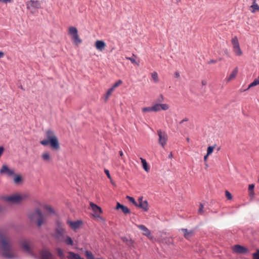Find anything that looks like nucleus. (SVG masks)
Returning <instances> with one entry per match:
<instances>
[{"instance_id": "obj_47", "label": "nucleus", "mask_w": 259, "mask_h": 259, "mask_svg": "<svg viewBox=\"0 0 259 259\" xmlns=\"http://www.w3.org/2000/svg\"><path fill=\"white\" fill-rule=\"evenodd\" d=\"M104 172H105V174L106 175L107 178L108 179H111V177L109 171L108 169H104Z\"/></svg>"}, {"instance_id": "obj_20", "label": "nucleus", "mask_w": 259, "mask_h": 259, "mask_svg": "<svg viewBox=\"0 0 259 259\" xmlns=\"http://www.w3.org/2000/svg\"><path fill=\"white\" fill-rule=\"evenodd\" d=\"M55 230H59L61 231H66L65 229L64 228L63 223L61 222L59 220H57L55 221Z\"/></svg>"}, {"instance_id": "obj_14", "label": "nucleus", "mask_w": 259, "mask_h": 259, "mask_svg": "<svg viewBox=\"0 0 259 259\" xmlns=\"http://www.w3.org/2000/svg\"><path fill=\"white\" fill-rule=\"evenodd\" d=\"M41 259H52L53 254L48 250L42 249L40 252Z\"/></svg>"}, {"instance_id": "obj_62", "label": "nucleus", "mask_w": 259, "mask_h": 259, "mask_svg": "<svg viewBox=\"0 0 259 259\" xmlns=\"http://www.w3.org/2000/svg\"><path fill=\"white\" fill-rule=\"evenodd\" d=\"M187 141L188 142H189V141H190V139H189V138H187Z\"/></svg>"}, {"instance_id": "obj_43", "label": "nucleus", "mask_w": 259, "mask_h": 259, "mask_svg": "<svg viewBox=\"0 0 259 259\" xmlns=\"http://www.w3.org/2000/svg\"><path fill=\"white\" fill-rule=\"evenodd\" d=\"M134 55H133V57H126V58L127 59V60H129L131 61V62L133 63V64H134V63H136V60L134 58Z\"/></svg>"}, {"instance_id": "obj_55", "label": "nucleus", "mask_w": 259, "mask_h": 259, "mask_svg": "<svg viewBox=\"0 0 259 259\" xmlns=\"http://www.w3.org/2000/svg\"><path fill=\"white\" fill-rule=\"evenodd\" d=\"M217 62L216 60H211L210 61H209L208 63L209 64H212V63H214Z\"/></svg>"}, {"instance_id": "obj_5", "label": "nucleus", "mask_w": 259, "mask_h": 259, "mask_svg": "<svg viewBox=\"0 0 259 259\" xmlns=\"http://www.w3.org/2000/svg\"><path fill=\"white\" fill-rule=\"evenodd\" d=\"M169 105L167 104L156 103L151 107H147V112H158L161 110H167L169 109Z\"/></svg>"}, {"instance_id": "obj_37", "label": "nucleus", "mask_w": 259, "mask_h": 259, "mask_svg": "<svg viewBox=\"0 0 259 259\" xmlns=\"http://www.w3.org/2000/svg\"><path fill=\"white\" fill-rule=\"evenodd\" d=\"M213 149H214L213 146L208 147L207 149V155H210L213 152Z\"/></svg>"}, {"instance_id": "obj_1", "label": "nucleus", "mask_w": 259, "mask_h": 259, "mask_svg": "<svg viewBox=\"0 0 259 259\" xmlns=\"http://www.w3.org/2000/svg\"><path fill=\"white\" fill-rule=\"evenodd\" d=\"M11 240L9 236L4 234L0 229V247L3 251L2 256L7 259H15L17 255L13 251Z\"/></svg>"}, {"instance_id": "obj_51", "label": "nucleus", "mask_w": 259, "mask_h": 259, "mask_svg": "<svg viewBox=\"0 0 259 259\" xmlns=\"http://www.w3.org/2000/svg\"><path fill=\"white\" fill-rule=\"evenodd\" d=\"M188 121V118H185L180 122V124H182L184 122Z\"/></svg>"}, {"instance_id": "obj_6", "label": "nucleus", "mask_w": 259, "mask_h": 259, "mask_svg": "<svg viewBox=\"0 0 259 259\" xmlns=\"http://www.w3.org/2000/svg\"><path fill=\"white\" fill-rule=\"evenodd\" d=\"M90 206L95 213L93 215L95 218L99 219L102 222H105V220L99 215V214L102 213V209L101 207L92 202H90Z\"/></svg>"}, {"instance_id": "obj_17", "label": "nucleus", "mask_w": 259, "mask_h": 259, "mask_svg": "<svg viewBox=\"0 0 259 259\" xmlns=\"http://www.w3.org/2000/svg\"><path fill=\"white\" fill-rule=\"evenodd\" d=\"M106 46V43L103 40H98L95 42V47L100 51L103 50Z\"/></svg>"}, {"instance_id": "obj_63", "label": "nucleus", "mask_w": 259, "mask_h": 259, "mask_svg": "<svg viewBox=\"0 0 259 259\" xmlns=\"http://www.w3.org/2000/svg\"><path fill=\"white\" fill-rule=\"evenodd\" d=\"M253 4H254V3H256V0H253Z\"/></svg>"}, {"instance_id": "obj_26", "label": "nucleus", "mask_w": 259, "mask_h": 259, "mask_svg": "<svg viewBox=\"0 0 259 259\" xmlns=\"http://www.w3.org/2000/svg\"><path fill=\"white\" fill-rule=\"evenodd\" d=\"M65 243L68 245H73L74 244L73 241L71 237L68 235H66V238L63 240Z\"/></svg>"}, {"instance_id": "obj_39", "label": "nucleus", "mask_w": 259, "mask_h": 259, "mask_svg": "<svg viewBox=\"0 0 259 259\" xmlns=\"http://www.w3.org/2000/svg\"><path fill=\"white\" fill-rule=\"evenodd\" d=\"M147 238L150 239L152 241H154L155 239L153 238L152 236H151L150 234V231L147 228Z\"/></svg>"}, {"instance_id": "obj_3", "label": "nucleus", "mask_w": 259, "mask_h": 259, "mask_svg": "<svg viewBox=\"0 0 259 259\" xmlns=\"http://www.w3.org/2000/svg\"><path fill=\"white\" fill-rule=\"evenodd\" d=\"M36 217V225L38 227H40L45 222L44 215L41 210L39 208H36L34 211L28 214L29 219L33 221Z\"/></svg>"}, {"instance_id": "obj_16", "label": "nucleus", "mask_w": 259, "mask_h": 259, "mask_svg": "<svg viewBox=\"0 0 259 259\" xmlns=\"http://www.w3.org/2000/svg\"><path fill=\"white\" fill-rule=\"evenodd\" d=\"M66 233V231H61L58 230H55V233L53 235V237L57 240L60 241H63V240L60 239L61 237H64V234Z\"/></svg>"}, {"instance_id": "obj_31", "label": "nucleus", "mask_w": 259, "mask_h": 259, "mask_svg": "<svg viewBox=\"0 0 259 259\" xmlns=\"http://www.w3.org/2000/svg\"><path fill=\"white\" fill-rule=\"evenodd\" d=\"M126 199L128 200V201H129L130 202L134 204L136 206V205H138L137 202L136 201L134 197L127 195L126 196Z\"/></svg>"}, {"instance_id": "obj_35", "label": "nucleus", "mask_w": 259, "mask_h": 259, "mask_svg": "<svg viewBox=\"0 0 259 259\" xmlns=\"http://www.w3.org/2000/svg\"><path fill=\"white\" fill-rule=\"evenodd\" d=\"M122 81L121 80H118L113 84V85L111 87V88H113V89L114 90V89L116 88H117L118 87H119L120 85H121L122 84Z\"/></svg>"}, {"instance_id": "obj_12", "label": "nucleus", "mask_w": 259, "mask_h": 259, "mask_svg": "<svg viewBox=\"0 0 259 259\" xmlns=\"http://www.w3.org/2000/svg\"><path fill=\"white\" fill-rule=\"evenodd\" d=\"M157 133L159 137V143L163 147L167 142V135L164 132H161L160 130L158 131Z\"/></svg>"}, {"instance_id": "obj_18", "label": "nucleus", "mask_w": 259, "mask_h": 259, "mask_svg": "<svg viewBox=\"0 0 259 259\" xmlns=\"http://www.w3.org/2000/svg\"><path fill=\"white\" fill-rule=\"evenodd\" d=\"M143 197H139L138 198V202H137V207L142 209L144 211H146V200L143 201Z\"/></svg>"}, {"instance_id": "obj_10", "label": "nucleus", "mask_w": 259, "mask_h": 259, "mask_svg": "<svg viewBox=\"0 0 259 259\" xmlns=\"http://www.w3.org/2000/svg\"><path fill=\"white\" fill-rule=\"evenodd\" d=\"M26 8L30 9L31 8L34 9L41 8V2L38 1L30 0L26 3Z\"/></svg>"}, {"instance_id": "obj_7", "label": "nucleus", "mask_w": 259, "mask_h": 259, "mask_svg": "<svg viewBox=\"0 0 259 259\" xmlns=\"http://www.w3.org/2000/svg\"><path fill=\"white\" fill-rule=\"evenodd\" d=\"M232 250L234 253L247 254L250 252L247 248L239 244L234 245Z\"/></svg>"}, {"instance_id": "obj_46", "label": "nucleus", "mask_w": 259, "mask_h": 259, "mask_svg": "<svg viewBox=\"0 0 259 259\" xmlns=\"http://www.w3.org/2000/svg\"><path fill=\"white\" fill-rule=\"evenodd\" d=\"M251 7L252 8H253L254 10L259 11V6L256 3H254V4H253V5L251 6Z\"/></svg>"}, {"instance_id": "obj_25", "label": "nucleus", "mask_w": 259, "mask_h": 259, "mask_svg": "<svg viewBox=\"0 0 259 259\" xmlns=\"http://www.w3.org/2000/svg\"><path fill=\"white\" fill-rule=\"evenodd\" d=\"M14 181L15 184H19L22 183L23 181V179L22 177L19 175L15 174L14 175Z\"/></svg>"}, {"instance_id": "obj_33", "label": "nucleus", "mask_w": 259, "mask_h": 259, "mask_svg": "<svg viewBox=\"0 0 259 259\" xmlns=\"http://www.w3.org/2000/svg\"><path fill=\"white\" fill-rule=\"evenodd\" d=\"M113 91L114 90L111 87L108 90L106 94V96L105 98V101H107L108 100L109 96L111 94Z\"/></svg>"}, {"instance_id": "obj_27", "label": "nucleus", "mask_w": 259, "mask_h": 259, "mask_svg": "<svg viewBox=\"0 0 259 259\" xmlns=\"http://www.w3.org/2000/svg\"><path fill=\"white\" fill-rule=\"evenodd\" d=\"M85 255L88 259H103L102 258H95L92 252L88 250L85 251Z\"/></svg>"}, {"instance_id": "obj_53", "label": "nucleus", "mask_w": 259, "mask_h": 259, "mask_svg": "<svg viewBox=\"0 0 259 259\" xmlns=\"http://www.w3.org/2000/svg\"><path fill=\"white\" fill-rule=\"evenodd\" d=\"M4 56V53L2 51H0V59L3 58Z\"/></svg>"}, {"instance_id": "obj_41", "label": "nucleus", "mask_w": 259, "mask_h": 259, "mask_svg": "<svg viewBox=\"0 0 259 259\" xmlns=\"http://www.w3.org/2000/svg\"><path fill=\"white\" fill-rule=\"evenodd\" d=\"M141 162L142 163V167L143 169L146 171V159L143 158H140Z\"/></svg>"}, {"instance_id": "obj_54", "label": "nucleus", "mask_w": 259, "mask_h": 259, "mask_svg": "<svg viewBox=\"0 0 259 259\" xmlns=\"http://www.w3.org/2000/svg\"><path fill=\"white\" fill-rule=\"evenodd\" d=\"M201 83L203 85H205L207 84V81L206 80H203L201 81Z\"/></svg>"}, {"instance_id": "obj_36", "label": "nucleus", "mask_w": 259, "mask_h": 259, "mask_svg": "<svg viewBox=\"0 0 259 259\" xmlns=\"http://www.w3.org/2000/svg\"><path fill=\"white\" fill-rule=\"evenodd\" d=\"M136 225L139 229L143 231L144 232L143 233V235H146V226L143 225Z\"/></svg>"}, {"instance_id": "obj_49", "label": "nucleus", "mask_w": 259, "mask_h": 259, "mask_svg": "<svg viewBox=\"0 0 259 259\" xmlns=\"http://www.w3.org/2000/svg\"><path fill=\"white\" fill-rule=\"evenodd\" d=\"M6 210V207L5 206L0 205V213L4 212Z\"/></svg>"}, {"instance_id": "obj_56", "label": "nucleus", "mask_w": 259, "mask_h": 259, "mask_svg": "<svg viewBox=\"0 0 259 259\" xmlns=\"http://www.w3.org/2000/svg\"><path fill=\"white\" fill-rule=\"evenodd\" d=\"M254 195V193L253 191H249V195L251 197H253Z\"/></svg>"}, {"instance_id": "obj_48", "label": "nucleus", "mask_w": 259, "mask_h": 259, "mask_svg": "<svg viewBox=\"0 0 259 259\" xmlns=\"http://www.w3.org/2000/svg\"><path fill=\"white\" fill-rule=\"evenodd\" d=\"M254 188V185L250 184L248 187V190L249 191H253Z\"/></svg>"}, {"instance_id": "obj_4", "label": "nucleus", "mask_w": 259, "mask_h": 259, "mask_svg": "<svg viewBox=\"0 0 259 259\" xmlns=\"http://www.w3.org/2000/svg\"><path fill=\"white\" fill-rule=\"evenodd\" d=\"M69 34L71 36L72 42L78 46L82 42V40L79 37L77 29L74 26L69 27Z\"/></svg>"}, {"instance_id": "obj_28", "label": "nucleus", "mask_w": 259, "mask_h": 259, "mask_svg": "<svg viewBox=\"0 0 259 259\" xmlns=\"http://www.w3.org/2000/svg\"><path fill=\"white\" fill-rule=\"evenodd\" d=\"M44 209L51 214H55V211L54 209L50 205H45L44 206Z\"/></svg>"}, {"instance_id": "obj_52", "label": "nucleus", "mask_w": 259, "mask_h": 259, "mask_svg": "<svg viewBox=\"0 0 259 259\" xmlns=\"http://www.w3.org/2000/svg\"><path fill=\"white\" fill-rule=\"evenodd\" d=\"M180 76V73L178 71H176L175 73V77H176V78H178Z\"/></svg>"}, {"instance_id": "obj_38", "label": "nucleus", "mask_w": 259, "mask_h": 259, "mask_svg": "<svg viewBox=\"0 0 259 259\" xmlns=\"http://www.w3.org/2000/svg\"><path fill=\"white\" fill-rule=\"evenodd\" d=\"M253 259H259V249H257L256 252L252 254Z\"/></svg>"}, {"instance_id": "obj_57", "label": "nucleus", "mask_w": 259, "mask_h": 259, "mask_svg": "<svg viewBox=\"0 0 259 259\" xmlns=\"http://www.w3.org/2000/svg\"><path fill=\"white\" fill-rule=\"evenodd\" d=\"M208 156L209 155H207V154H206V155L204 156V160L205 161H206L207 160V157H208Z\"/></svg>"}, {"instance_id": "obj_8", "label": "nucleus", "mask_w": 259, "mask_h": 259, "mask_svg": "<svg viewBox=\"0 0 259 259\" xmlns=\"http://www.w3.org/2000/svg\"><path fill=\"white\" fill-rule=\"evenodd\" d=\"M232 44L233 45V50L236 55L240 56L242 55V52L240 48L238 39L237 36H234L231 40Z\"/></svg>"}, {"instance_id": "obj_11", "label": "nucleus", "mask_w": 259, "mask_h": 259, "mask_svg": "<svg viewBox=\"0 0 259 259\" xmlns=\"http://www.w3.org/2000/svg\"><path fill=\"white\" fill-rule=\"evenodd\" d=\"M67 224L69 227L73 229L74 231H76L79 229L82 224V221L81 220H77L76 221H72L70 220H67Z\"/></svg>"}, {"instance_id": "obj_61", "label": "nucleus", "mask_w": 259, "mask_h": 259, "mask_svg": "<svg viewBox=\"0 0 259 259\" xmlns=\"http://www.w3.org/2000/svg\"><path fill=\"white\" fill-rule=\"evenodd\" d=\"M172 153H170L168 155V157H169V158H171L172 157Z\"/></svg>"}, {"instance_id": "obj_9", "label": "nucleus", "mask_w": 259, "mask_h": 259, "mask_svg": "<svg viewBox=\"0 0 259 259\" xmlns=\"http://www.w3.org/2000/svg\"><path fill=\"white\" fill-rule=\"evenodd\" d=\"M25 197V195H21L19 194H14L9 196L7 200L14 203H17L23 200Z\"/></svg>"}, {"instance_id": "obj_13", "label": "nucleus", "mask_w": 259, "mask_h": 259, "mask_svg": "<svg viewBox=\"0 0 259 259\" xmlns=\"http://www.w3.org/2000/svg\"><path fill=\"white\" fill-rule=\"evenodd\" d=\"M0 174H6L9 177L15 175L14 171L11 169L7 165H3L0 169Z\"/></svg>"}, {"instance_id": "obj_50", "label": "nucleus", "mask_w": 259, "mask_h": 259, "mask_svg": "<svg viewBox=\"0 0 259 259\" xmlns=\"http://www.w3.org/2000/svg\"><path fill=\"white\" fill-rule=\"evenodd\" d=\"M12 0H0V2L4 3L5 4H7L8 3L11 2Z\"/></svg>"}, {"instance_id": "obj_34", "label": "nucleus", "mask_w": 259, "mask_h": 259, "mask_svg": "<svg viewBox=\"0 0 259 259\" xmlns=\"http://www.w3.org/2000/svg\"><path fill=\"white\" fill-rule=\"evenodd\" d=\"M42 158L45 161H49L50 159V154L46 152L42 154Z\"/></svg>"}, {"instance_id": "obj_32", "label": "nucleus", "mask_w": 259, "mask_h": 259, "mask_svg": "<svg viewBox=\"0 0 259 259\" xmlns=\"http://www.w3.org/2000/svg\"><path fill=\"white\" fill-rule=\"evenodd\" d=\"M259 84V80H258V78H255L253 81V82H252L249 85H248V89L251 88V87H254V86H256L257 85Z\"/></svg>"}, {"instance_id": "obj_30", "label": "nucleus", "mask_w": 259, "mask_h": 259, "mask_svg": "<svg viewBox=\"0 0 259 259\" xmlns=\"http://www.w3.org/2000/svg\"><path fill=\"white\" fill-rule=\"evenodd\" d=\"M56 250H57L58 255L59 256V257L61 259L64 258L65 257V255H64V252H63V251L62 250V249L61 248L58 247L57 248Z\"/></svg>"}, {"instance_id": "obj_15", "label": "nucleus", "mask_w": 259, "mask_h": 259, "mask_svg": "<svg viewBox=\"0 0 259 259\" xmlns=\"http://www.w3.org/2000/svg\"><path fill=\"white\" fill-rule=\"evenodd\" d=\"M115 209L117 210L121 209L125 214H128L131 212L130 209L127 206L120 204L119 202H117Z\"/></svg>"}, {"instance_id": "obj_44", "label": "nucleus", "mask_w": 259, "mask_h": 259, "mask_svg": "<svg viewBox=\"0 0 259 259\" xmlns=\"http://www.w3.org/2000/svg\"><path fill=\"white\" fill-rule=\"evenodd\" d=\"M162 242H165L167 244H170L172 243V239L171 238H167L162 241Z\"/></svg>"}, {"instance_id": "obj_58", "label": "nucleus", "mask_w": 259, "mask_h": 259, "mask_svg": "<svg viewBox=\"0 0 259 259\" xmlns=\"http://www.w3.org/2000/svg\"><path fill=\"white\" fill-rule=\"evenodd\" d=\"M119 154L121 157H122L123 155V153L122 151H119Z\"/></svg>"}, {"instance_id": "obj_19", "label": "nucleus", "mask_w": 259, "mask_h": 259, "mask_svg": "<svg viewBox=\"0 0 259 259\" xmlns=\"http://www.w3.org/2000/svg\"><path fill=\"white\" fill-rule=\"evenodd\" d=\"M22 248L24 250L28 253H30L31 251V248L28 243L26 241L22 242L21 244Z\"/></svg>"}, {"instance_id": "obj_42", "label": "nucleus", "mask_w": 259, "mask_h": 259, "mask_svg": "<svg viewBox=\"0 0 259 259\" xmlns=\"http://www.w3.org/2000/svg\"><path fill=\"white\" fill-rule=\"evenodd\" d=\"M225 194H226V196L228 199L230 200L232 199V195L229 191H226Z\"/></svg>"}, {"instance_id": "obj_59", "label": "nucleus", "mask_w": 259, "mask_h": 259, "mask_svg": "<svg viewBox=\"0 0 259 259\" xmlns=\"http://www.w3.org/2000/svg\"><path fill=\"white\" fill-rule=\"evenodd\" d=\"M146 107H143V108H142V111H143L144 113H145V112H146Z\"/></svg>"}, {"instance_id": "obj_2", "label": "nucleus", "mask_w": 259, "mask_h": 259, "mask_svg": "<svg viewBox=\"0 0 259 259\" xmlns=\"http://www.w3.org/2000/svg\"><path fill=\"white\" fill-rule=\"evenodd\" d=\"M45 136L47 139L40 141L41 145L44 146L50 145L51 148L55 150L60 148L58 139L52 130H48L46 132Z\"/></svg>"}, {"instance_id": "obj_24", "label": "nucleus", "mask_w": 259, "mask_h": 259, "mask_svg": "<svg viewBox=\"0 0 259 259\" xmlns=\"http://www.w3.org/2000/svg\"><path fill=\"white\" fill-rule=\"evenodd\" d=\"M181 230L184 232V237L186 239H189V238L193 236V231H189L187 229H182Z\"/></svg>"}, {"instance_id": "obj_40", "label": "nucleus", "mask_w": 259, "mask_h": 259, "mask_svg": "<svg viewBox=\"0 0 259 259\" xmlns=\"http://www.w3.org/2000/svg\"><path fill=\"white\" fill-rule=\"evenodd\" d=\"M164 101V98L162 95H160L156 99L157 103H160Z\"/></svg>"}, {"instance_id": "obj_45", "label": "nucleus", "mask_w": 259, "mask_h": 259, "mask_svg": "<svg viewBox=\"0 0 259 259\" xmlns=\"http://www.w3.org/2000/svg\"><path fill=\"white\" fill-rule=\"evenodd\" d=\"M203 205L202 203H200L199 208L198 209L199 214H202L203 213Z\"/></svg>"}, {"instance_id": "obj_23", "label": "nucleus", "mask_w": 259, "mask_h": 259, "mask_svg": "<svg viewBox=\"0 0 259 259\" xmlns=\"http://www.w3.org/2000/svg\"><path fill=\"white\" fill-rule=\"evenodd\" d=\"M121 240L129 247H132L133 246L134 241L132 239L128 238L126 237H121Z\"/></svg>"}, {"instance_id": "obj_22", "label": "nucleus", "mask_w": 259, "mask_h": 259, "mask_svg": "<svg viewBox=\"0 0 259 259\" xmlns=\"http://www.w3.org/2000/svg\"><path fill=\"white\" fill-rule=\"evenodd\" d=\"M238 68L236 67L233 71L231 72L229 76L226 79L227 82H229L231 80L234 79L238 73Z\"/></svg>"}, {"instance_id": "obj_21", "label": "nucleus", "mask_w": 259, "mask_h": 259, "mask_svg": "<svg viewBox=\"0 0 259 259\" xmlns=\"http://www.w3.org/2000/svg\"><path fill=\"white\" fill-rule=\"evenodd\" d=\"M68 254V259H84V258L81 257L79 254L74 253L72 251H69Z\"/></svg>"}, {"instance_id": "obj_60", "label": "nucleus", "mask_w": 259, "mask_h": 259, "mask_svg": "<svg viewBox=\"0 0 259 259\" xmlns=\"http://www.w3.org/2000/svg\"><path fill=\"white\" fill-rule=\"evenodd\" d=\"M146 167H147V172L148 171V170L150 169V166L148 165L147 163Z\"/></svg>"}, {"instance_id": "obj_29", "label": "nucleus", "mask_w": 259, "mask_h": 259, "mask_svg": "<svg viewBox=\"0 0 259 259\" xmlns=\"http://www.w3.org/2000/svg\"><path fill=\"white\" fill-rule=\"evenodd\" d=\"M151 77L152 79L155 82H157L159 80V78L158 76V74L156 72H153L151 73Z\"/></svg>"}]
</instances>
